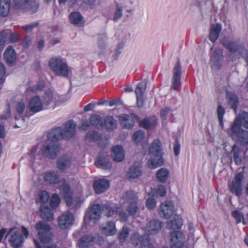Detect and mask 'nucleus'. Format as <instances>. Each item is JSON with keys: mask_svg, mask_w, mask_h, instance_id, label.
Returning <instances> with one entry per match:
<instances>
[{"mask_svg": "<svg viewBox=\"0 0 248 248\" xmlns=\"http://www.w3.org/2000/svg\"><path fill=\"white\" fill-rule=\"evenodd\" d=\"M157 124V120L155 116H151L140 121V127L147 130L154 129Z\"/></svg>", "mask_w": 248, "mask_h": 248, "instance_id": "nucleus-21", "label": "nucleus"}, {"mask_svg": "<svg viewBox=\"0 0 248 248\" xmlns=\"http://www.w3.org/2000/svg\"><path fill=\"white\" fill-rule=\"evenodd\" d=\"M123 8L122 6H119L118 4L116 5V8L114 13L113 20L114 21H117L122 16Z\"/></svg>", "mask_w": 248, "mask_h": 248, "instance_id": "nucleus-52", "label": "nucleus"}, {"mask_svg": "<svg viewBox=\"0 0 248 248\" xmlns=\"http://www.w3.org/2000/svg\"><path fill=\"white\" fill-rule=\"evenodd\" d=\"M63 199L67 206H71L73 203V194L68 185H65L62 188Z\"/></svg>", "mask_w": 248, "mask_h": 248, "instance_id": "nucleus-23", "label": "nucleus"}, {"mask_svg": "<svg viewBox=\"0 0 248 248\" xmlns=\"http://www.w3.org/2000/svg\"><path fill=\"white\" fill-rule=\"evenodd\" d=\"M161 228V222L158 219H152L146 226L147 231L151 234H155Z\"/></svg>", "mask_w": 248, "mask_h": 248, "instance_id": "nucleus-24", "label": "nucleus"}, {"mask_svg": "<svg viewBox=\"0 0 248 248\" xmlns=\"http://www.w3.org/2000/svg\"><path fill=\"white\" fill-rule=\"evenodd\" d=\"M237 121L233 122L232 125L231 136L236 138L237 142L241 146H248V131L239 127L237 125Z\"/></svg>", "mask_w": 248, "mask_h": 248, "instance_id": "nucleus-5", "label": "nucleus"}, {"mask_svg": "<svg viewBox=\"0 0 248 248\" xmlns=\"http://www.w3.org/2000/svg\"><path fill=\"white\" fill-rule=\"evenodd\" d=\"M222 59L223 55L222 50L218 48L216 49L210 57L212 66L217 69H220L222 65Z\"/></svg>", "mask_w": 248, "mask_h": 248, "instance_id": "nucleus-17", "label": "nucleus"}, {"mask_svg": "<svg viewBox=\"0 0 248 248\" xmlns=\"http://www.w3.org/2000/svg\"><path fill=\"white\" fill-rule=\"evenodd\" d=\"M118 119L121 126L127 129H132L136 122L139 120L138 116L134 113L121 114L118 116Z\"/></svg>", "mask_w": 248, "mask_h": 248, "instance_id": "nucleus-7", "label": "nucleus"}, {"mask_svg": "<svg viewBox=\"0 0 248 248\" xmlns=\"http://www.w3.org/2000/svg\"><path fill=\"white\" fill-rule=\"evenodd\" d=\"M237 121V125L241 128L243 126L246 129H248V112H243L236 117L233 122Z\"/></svg>", "mask_w": 248, "mask_h": 248, "instance_id": "nucleus-31", "label": "nucleus"}, {"mask_svg": "<svg viewBox=\"0 0 248 248\" xmlns=\"http://www.w3.org/2000/svg\"><path fill=\"white\" fill-rule=\"evenodd\" d=\"M117 123L113 116L108 115L104 119V127L108 132L113 131L117 128Z\"/></svg>", "mask_w": 248, "mask_h": 248, "instance_id": "nucleus-26", "label": "nucleus"}, {"mask_svg": "<svg viewBox=\"0 0 248 248\" xmlns=\"http://www.w3.org/2000/svg\"><path fill=\"white\" fill-rule=\"evenodd\" d=\"M95 164L97 167H102L104 169H110L112 167V164L109 161L107 155L104 156L99 155L97 159Z\"/></svg>", "mask_w": 248, "mask_h": 248, "instance_id": "nucleus-30", "label": "nucleus"}, {"mask_svg": "<svg viewBox=\"0 0 248 248\" xmlns=\"http://www.w3.org/2000/svg\"><path fill=\"white\" fill-rule=\"evenodd\" d=\"M49 198L50 195L47 191L41 190L37 193L35 202L37 203H41V205L45 204L48 202Z\"/></svg>", "mask_w": 248, "mask_h": 248, "instance_id": "nucleus-27", "label": "nucleus"}, {"mask_svg": "<svg viewBox=\"0 0 248 248\" xmlns=\"http://www.w3.org/2000/svg\"><path fill=\"white\" fill-rule=\"evenodd\" d=\"M94 237L90 235H84L80 238L78 242L79 248H90L94 240Z\"/></svg>", "mask_w": 248, "mask_h": 248, "instance_id": "nucleus-32", "label": "nucleus"}, {"mask_svg": "<svg viewBox=\"0 0 248 248\" xmlns=\"http://www.w3.org/2000/svg\"><path fill=\"white\" fill-rule=\"evenodd\" d=\"M11 0H0V15L7 16L10 12Z\"/></svg>", "mask_w": 248, "mask_h": 248, "instance_id": "nucleus-36", "label": "nucleus"}, {"mask_svg": "<svg viewBox=\"0 0 248 248\" xmlns=\"http://www.w3.org/2000/svg\"><path fill=\"white\" fill-rule=\"evenodd\" d=\"M119 102H120L119 99H113V100H111L110 101L105 100L103 102H99L98 103V105H103L105 103H107L109 106L112 107L113 106L117 105Z\"/></svg>", "mask_w": 248, "mask_h": 248, "instance_id": "nucleus-61", "label": "nucleus"}, {"mask_svg": "<svg viewBox=\"0 0 248 248\" xmlns=\"http://www.w3.org/2000/svg\"><path fill=\"white\" fill-rule=\"evenodd\" d=\"M4 59L9 66L14 65L16 60V54L12 46H9L3 54Z\"/></svg>", "mask_w": 248, "mask_h": 248, "instance_id": "nucleus-16", "label": "nucleus"}, {"mask_svg": "<svg viewBox=\"0 0 248 248\" xmlns=\"http://www.w3.org/2000/svg\"><path fill=\"white\" fill-rule=\"evenodd\" d=\"M91 124L98 129L104 128V119L97 114L92 115L90 119Z\"/></svg>", "mask_w": 248, "mask_h": 248, "instance_id": "nucleus-34", "label": "nucleus"}, {"mask_svg": "<svg viewBox=\"0 0 248 248\" xmlns=\"http://www.w3.org/2000/svg\"><path fill=\"white\" fill-rule=\"evenodd\" d=\"M224 112L225 111L224 108L221 106H219L217 109V117L218 121L219 122V124L222 128L223 126V118Z\"/></svg>", "mask_w": 248, "mask_h": 248, "instance_id": "nucleus-51", "label": "nucleus"}, {"mask_svg": "<svg viewBox=\"0 0 248 248\" xmlns=\"http://www.w3.org/2000/svg\"><path fill=\"white\" fill-rule=\"evenodd\" d=\"M31 40L29 36H25L22 40V45L24 48L28 47L31 44Z\"/></svg>", "mask_w": 248, "mask_h": 248, "instance_id": "nucleus-62", "label": "nucleus"}, {"mask_svg": "<svg viewBox=\"0 0 248 248\" xmlns=\"http://www.w3.org/2000/svg\"><path fill=\"white\" fill-rule=\"evenodd\" d=\"M142 149L146 152L148 150V152L151 155L160 154L164 155L163 149L162 147V143L161 141L156 139L155 140L152 144L148 146V142L147 140L143 141Z\"/></svg>", "mask_w": 248, "mask_h": 248, "instance_id": "nucleus-8", "label": "nucleus"}, {"mask_svg": "<svg viewBox=\"0 0 248 248\" xmlns=\"http://www.w3.org/2000/svg\"><path fill=\"white\" fill-rule=\"evenodd\" d=\"M49 65L57 76L67 77L71 73L67 63L61 58H51L49 62Z\"/></svg>", "mask_w": 248, "mask_h": 248, "instance_id": "nucleus-3", "label": "nucleus"}, {"mask_svg": "<svg viewBox=\"0 0 248 248\" xmlns=\"http://www.w3.org/2000/svg\"><path fill=\"white\" fill-rule=\"evenodd\" d=\"M49 206L54 209H56L60 204L61 198L59 195L56 193H53L49 198Z\"/></svg>", "mask_w": 248, "mask_h": 248, "instance_id": "nucleus-39", "label": "nucleus"}, {"mask_svg": "<svg viewBox=\"0 0 248 248\" xmlns=\"http://www.w3.org/2000/svg\"><path fill=\"white\" fill-rule=\"evenodd\" d=\"M111 156L114 161L120 162L124 158V150L122 146L116 145L111 149Z\"/></svg>", "mask_w": 248, "mask_h": 248, "instance_id": "nucleus-22", "label": "nucleus"}, {"mask_svg": "<svg viewBox=\"0 0 248 248\" xmlns=\"http://www.w3.org/2000/svg\"><path fill=\"white\" fill-rule=\"evenodd\" d=\"M28 6H30V10L31 11V13H34L38 11L39 5L37 2L34 0H30L29 2Z\"/></svg>", "mask_w": 248, "mask_h": 248, "instance_id": "nucleus-56", "label": "nucleus"}, {"mask_svg": "<svg viewBox=\"0 0 248 248\" xmlns=\"http://www.w3.org/2000/svg\"><path fill=\"white\" fill-rule=\"evenodd\" d=\"M137 207L135 203H131L127 207V210L130 215H134L137 212Z\"/></svg>", "mask_w": 248, "mask_h": 248, "instance_id": "nucleus-63", "label": "nucleus"}, {"mask_svg": "<svg viewBox=\"0 0 248 248\" xmlns=\"http://www.w3.org/2000/svg\"><path fill=\"white\" fill-rule=\"evenodd\" d=\"M130 241L133 246H138L140 243V234L138 233H133L131 236Z\"/></svg>", "mask_w": 248, "mask_h": 248, "instance_id": "nucleus-55", "label": "nucleus"}, {"mask_svg": "<svg viewBox=\"0 0 248 248\" xmlns=\"http://www.w3.org/2000/svg\"><path fill=\"white\" fill-rule=\"evenodd\" d=\"M76 124L73 120H69L64 124V129L57 127L47 134L48 141L45 143L42 148L43 155L53 159L60 153L61 147L57 141L60 140L72 138L75 134Z\"/></svg>", "mask_w": 248, "mask_h": 248, "instance_id": "nucleus-1", "label": "nucleus"}, {"mask_svg": "<svg viewBox=\"0 0 248 248\" xmlns=\"http://www.w3.org/2000/svg\"><path fill=\"white\" fill-rule=\"evenodd\" d=\"M50 206L46 204L40 205L39 211L40 217H53V212Z\"/></svg>", "mask_w": 248, "mask_h": 248, "instance_id": "nucleus-38", "label": "nucleus"}, {"mask_svg": "<svg viewBox=\"0 0 248 248\" xmlns=\"http://www.w3.org/2000/svg\"><path fill=\"white\" fill-rule=\"evenodd\" d=\"M149 80L148 78H146L142 80L140 83V104L142 103V98L141 94L143 93L145 91L146 86L148 83ZM141 105H140V107Z\"/></svg>", "mask_w": 248, "mask_h": 248, "instance_id": "nucleus-57", "label": "nucleus"}, {"mask_svg": "<svg viewBox=\"0 0 248 248\" xmlns=\"http://www.w3.org/2000/svg\"><path fill=\"white\" fill-rule=\"evenodd\" d=\"M43 181L48 185H56L60 183L59 175L54 171H49L43 174Z\"/></svg>", "mask_w": 248, "mask_h": 248, "instance_id": "nucleus-15", "label": "nucleus"}, {"mask_svg": "<svg viewBox=\"0 0 248 248\" xmlns=\"http://www.w3.org/2000/svg\"><path fill=\"white\" fill-rule=\"evenodd\" d=\"M71 23L77 27H82L84 25V21L83 16L79 12H72L69 16Z\"/></svg>", "mask_w": 248, "mask_h": 248, "instance_id": "nucleus-25", "label": "nucleus"}, {"mask_svg": "<svg viewBox=\"0 0 248 248\" xmlns=\"http://www.w3.org/2000/svg\"><path fill=\"white\" fill-rule=\"evenodd\" d=\"M228 105L232 108L235 112L238 104V99L237 95L233 93H228L227 95Z\"/></svg>", "mask_w": 248, "mask_h": 248, "instance_id": "nucleus-37", "label": "nucleus"}, {"mask_svg": "<svg viewBox=\"0 0 248 248\" xmlns=\"http://www.w3.org/2000/svg\"><path fill=\"white\" fill-rule=\"evenodd\" d=\"M102 230L104 231L106 235L108 236L113 235L117 232L115 223L112 221L108 222L106 227H103Z\"/></svg>", "mask_w": 248, "mask_h": 248, "instance_id": "nucleus-42", "label": "nucleus"}, {"mask_svg": "<svg viewBox=\"0 0 248 248\" xmlns=\"http://www.w3.org/2000/svg\"><path fill=\"white\" fill-rule=\"evenodd\" d=\"M231 152L233 154V157L235 164L237 165L240 164L241 162V157H240L241 153L240 148L238 145L234 144L232 147Z\"/></svg>", "mask_w": 248, "mask_h": 248, "instance_id": "nucleus-44", "label": "nucleus"}, {"mask_svg": "<svg viewBox=\"0 0 248 248\" xmlns=\"http://www.w3.org/2000/svg\"><path fill=\"white\" fill-rule=\"evenodd\" d=\"M39 26L38 22H35L32 24L24 25L22 28L27 32H30L33 31L35 28H37Z\"/></svg>", "mask_w": 248, "mask_h": 248, "instance_id": "nucleus-54", "label": "nucleus"}, {"mask_svg": "<svg viewBox=\"0 0 248 248\" xmlns=\"http://www.w3.org/2000/svg\"><path fill=\"white\" fill-rule=\"evenodd\" d=\"M7 33L6 31L3 30L0 32V51L2 50L6 43Z\"/></svg>", "mask_w": 248, "mask_h": 248, "instance_id": "nucleus-49", "label": "nucleus"}, {"mask_svg": "<svg viewBox=\"0 0 248 248\" xmlns=\"http://www.w3.org/2000/svg\"><path fill=\"white\" fill-rule=\"evenodd\" d=\"M100 218H84L82 223V229L87 228L91 223H95L98 221Z\"/></svg>", "mask_w": 248, "mask_h": 248, "instance_id": "nucleus-48", "label": "nucleus"}, {"mask_svg": "<svg viewBox=\"0 0 248 248\" xmlns=\"http://www.w3.org/2000/svg\"><path fill=\"white\" fill-rule=\"evenodd\" d=\"M33 242L36 248H59L56 245H51L47 247H43L40 244L39 242L36 239H33Z\"/></svg>", "mask_w": 248, "mask_h": 248, "instance_id": "nucleus-64", "label": "nucleus"}, {"mask_svg": "<svg viewBox=\"0 0 248 248\" xmlns=\"http://www.w3.org/2000/svg\"><path fill=\"white\" fill-rule=\"evenodd\" d=\"M147 247L148 248H155L151 246L150 240L147 236H143L142 237L141 242H140V248Z\"/></svg>", "mask_w": 248, "mask_h": 248, "instance_id": "nucleus-53", "label": "nucleus"}, {"mask_svg": "<svg viewBox=\"0 0 248 248\" xmlns=\"http://www.w3.org/2000/svg\"><path fill=\"white\" fill-rule=\"evenodd\" d=\"M42 102L45 107V109H47L49 105L53 101L54 95L53 91L50 89L46 90L42 96Z\"/></svg>", "mask_w": 248, "mask_h": 248, "instance_id": "nucleus-29", "label": "nucleus"}, {"mask_svg": "<svg viewBox=\"0 0 248 248\" xmlns=\"http://www.w3.org/2000/svg\"><path fill=\"white\" fill-rule=\"evenodd\" d=\"M222 45L226 47L232 55H235L239 58L242 52H247V49L243 46L231 42L228 38L224 37L221 41Z\"/></svg>", "mask_w": 248, "mask_h": 248, "instance_id": "nucleus-6", "label": "nucleus"}, {"mask_svg": "<svg viewBox=\"0 0 248 248\" xmlns=\"http://www.w3.org/2000/svg\"><path fill=\"white\" fill-rule=\"evenodd\" d=\"M109 185L108 180L104 179H98L93 182V188L96 194H100L106 191Z\"/></svg>", "mask_w": 248, "mask_h": 248, "instance_id": "nucleus-14", "label": "nucleus"}, {"mask_svg": "<svg viewBox=\"0 0 248 248\" xmlns=\"http://www.w3.org/2000/svg\"><path fill=\"white\" fill-rule=\"evenodd\" d=\"M243 175L241 172L238 173L234 178V181L232 183L229 184V190L235 194L237 196H240L242 194V187L241 181L243 179Z\"/></svg>", "mask_w": 248, "mask_h": 248, "instance_id": "nucleus-9", "label": "nucleus"}, {"mask_svg": "<svg viewBox=\"0 0 248 248\" xmlns=\"http://www.w3.org/2000/svg\"><path fill=\"white\" fill-rule=\"evenodd\" d=\"M170 246L171 248H180L184 243V236L180 231L170 233Z\"/></svg>", "mask_w": 248, "mask_h": 248, "instance_id": "nucleus-12", "label": "nucleus"}, {"mask_svg": "<svg viewBox=\"0 0 248 248\" xmlns=\"http://www.w3.org/2000/svg\"><path fill=\"white\" fill-rule=\"evenodd\" d=\"M181 75V67L179 62L173 69L172 86L174 90H177L181 84L180 77Z\"/></svg>", "mask_w": 248, "mask_h": 248, "instance_id": "nucleus-20", "label": "nucleus"}, {"mask_svg": "<svg viewBox=\"0 0 248 248\" xmlns=\"http://www.w3.org/2000/svg\"><path fill=\"white\" fill-rule=\"evenodd\" d=\"M164 155L155 154L151 155L148 161V166L152 169H154L162 166L164 162L163 158Z\"/></svg>", "mask_w": 248, "mask_h": 248, "instance_id": "nucleus-19", "label": "nucleus"}, {"mask_svg": "<svg viewBox=\"0 0 248 248\" xmlns=\"http://www.w3.org/2000/svg\"><path fill=\"white\" fill-rule=\"evenodd\" d=\"M45 82L43 80H40L36 85L28 87L27 92L37 93L38 92L42 91L45 88Z\"/></svg>", "mask_w": 248, "mask_h": 248, "instance_id": "nucleus-43", "label": "nucleus"}, {"mask_svg": "<svg viewBox=\"0 0 248 248\" xmlns=\"http://www.w3.org/2000/svg\"><path fill=\"white\" fill-rule=\"evenodd\" d=\"M146 205L149 209H153L155 207L156 202L154 198L150 197L146 201Z\"/></svg>", "mask_w": 248, "mask_h": 248, "instance_id": "nucleus-58", "label": "nucleus"}, {"mask_svg": "<svg viewBox=\"0 0 248 248\" xmlns=\"http://www.w3.org/2000/svg\"><path fill=\"white\" fill-rule=\"evenodd\" d=\"M30 0H14V6L18 9L24 10L28 7Z\"/></svg>", "mask_w": 248, "mask_h": 248, "instance_id": "nucleus-47", "label": "nucleus"}, {"mask_svg": "<svg viewBox=\"0 0 248 248\" xmlns=\"http://www.w3.org/2000/svg\"><path fill=\"white\" fill-rule=\"evenodd\" d=\"M9 40L11 43H16L20 40L19 36L16 33L11 32L8 36Z\"/></svg>", "mask_w": 248, "mask_h": 248, "instance_id": "nucleus-60", "label": "nucleus"}, {"mask_svg": "<svg viewBox=\"0 0 248 248\" xmlns=\"http://www.w3.org/2000/svg\"><path fill=\"white\" fill-rule=\"evenodd\" d=\"M129 234V229L126 227H124L118 235L119 242L121 243L124 242L128 237Z\"/></svg>", "mask_w": 248, "mask_h": 248, "instance_id": "nucleus-46", "label": "nucleus"}, {"mask_svg": "<svg viewBox=\"0 0 248 248\" xmlns=\"http://www.w3.org/2000/svg\"><path fill=\"white\" fill-rule=\"evenodd\" d=\"M221 30V26L220 24H213L211 28L209 39L212 42H215L218 38Z\"/></svg>", "mask_w": 248, "mask_h": 248, "instance_id": "nucleus-35", "label": "nucleus"}, {"mask_svg": "<svg viewBox=\"0 0 248 248\" xmlns=\"http://www.w3.org/2000/svg\"><path fill=\"white\" fill-rule=\"evenodd\" d=\"M85 138L90 141H98L102 140V136L94 130L89 131L86 134Z\"/></svg>", "mask_w": 248, "mask_h": 248, "instance_id": "nucleus-41", "label": "nucleus"}, {"mask_svg": "<svg viewBox=\"0 0 248 248\" xmlns=\"http://www.w3.org/2000/svg\"><path fill=\"white\" fill-rule=\"evenodd\" d=\"M120 208L114 205L95 203L88 208L84 217H92L93 216L95 217H100L101 214L107 217H111L118 212H119L120 217H126V214L120 212Z\"/></svg>", "mask_w": 248, "mask_h": 248, "instance_id": "nucleus-2", "label": "nucleus"}, {"mask_svg": "<svg viewBox=\"0 0 248 248\" xmlns=\"http://www.w3.org/2000/svg\"><path fill=\"white\" fill-rule=\"evenodd\" d=\"M156 195L161 197H164L166 194V189L163 185H159L155 191Z\"/></svg>", "mask_w": 248, "mask_h": 248, "instance_id": "nucleus-59", "label": "nucleus"}, {"mask_svg": "<svg viewBox=\"0 0 248 248\" xmlns=\"http://www.w3.org/2000/svg\"><path fill=\"white\" fill-rule=\"evenodd\" d=\"M71 163V157L67 155H63L56 161L57 168L61 171H64L69 168Z\"/></svg>", "mask_w": 248, "mask_h": 248, "instance_id": "nucleus-18", "label": "nucleus"}, {"mask_svg": "<svg viewBox=\"0 0 248 248\" xmlns=\"http://www.w3.org/2000/svg\"><path fill=\"white\" fill-rule=\"evenodd\" d=\"M139 176H140V166L139 165L132 166L129 169L127 177L129 179H134Z\"/></svg>", "mask_w": 248, "mask_h": 248, "instance_id": "nucleus-45", "label": "nucleus"}, {"mask_svg": "<svg viewBox=\"0 0 248 248\" xmlns=\"http://www.w3.org/2000/svg\"><path fill=\"white\" fill-rule=\"evenodd\" d=\"M58 225L62 229L70 227L74 221V218H58Z\"/></svg>", "mask_w": 248, "mask_h": 248, "instance_id": "nucleus-40", "label": "nucleus"}, {"mask_svg": "<svg viewBox=\"0 0 248 248\" xmlns=\"http://www.w3.org/2000/svg\"><path fill=\"white\" fill-rule=\"evenodd\" d=\"M167 221V228L169 229L179 230L183 225V220L181 218H168Z\"/></svg>", "mask_w": 248, "mask_h": 248, "instance_id": "nucleus-28", "label": "nucleus"}, {"mask_svg": "<svg viewBox=\"0 0 248 248\" xmlns=\"http://www.w3.org/2000/svg\"><path fill=\"white\" fill-rule=\"evenodd\" d=\"M35 228L38 231V237L41 242L47 244L52 240L53 233L50 225L43 221H40L35 224Z\"/></svg>", "mask_w": 248, "mask_h": 248, "instance_id": "nucleus-4", "label": "nucleus"}, {"mask_svg": "<svg viewBox=\"0 0 248 248\" xmlns=\"http://www.w3.org/2000/svg\"><path fill=\"white\" fill-rule=\"evenodd\" d=\"M10 234L9 241L11 246L14 248L21 247L24 242V237L21 232L17 230H11Z\"/></svg>", "mask_w": 248, "mask_h": 248, "instance_id": "nucleus-10", "label": "nucleus"}, {"mask_svg": "<svg viewBox=\"0 0 248 248\" xmlns=\"http://www.w3.org/2000/svg\"><path fill=\"white\" fill-rule=\"evenodd\" d=\"M28 107L30 111L33 113L45 109L42 101L38 95H35L31 98L28 104Z\"/></svg>", "mask_w": 248, "mask_h": 248, "instance_id": "nucleus-11", "label": "nucleus"}, {"mask_svg": "<svg viewBox=\"0 0 248 248\" xmlns=\"http://www.w3.org/2000/svg\"><path fill=\"white\" fill-rule=\"evenodd\" d=\"M174 212V205L173 203L167 201L162 203L159 207V214L164 217H170Z\"/></svg>", "mask_w": 248, "mask_h": 248, "instance_id": "nucleus-13", "label": "nucleus"}, {"mask_svg": "<svg viewBox=\"0 0 248 248\" xmlns=\"http://www.w3.org/2000/svg\"><path fill=\"white\" fill-rule=\"evenodd\" d=\"M170 175V171L165 168H161L156 173V178L158 181L161 183H165L168 179Z\"/></svg>", "mask_w": 248, "mask_h": 248, "instance_id": "nucleus-33", "label": "nucleus"}, {"mask_svg": "<svg viewBox=\"0 0 248 248\" xmlns=\"http://www.w3.org/2000/svg\"><path fill=\"white\" fill-rule=\"evenodd\" d=\"M6 77V68L4 64L0 62V84L4 83Z\"/></svg>", "mask_w": 248, "mask_h": 248, "instance_id": "nucleus-50", "label": "nucleus"}]
</instances>
